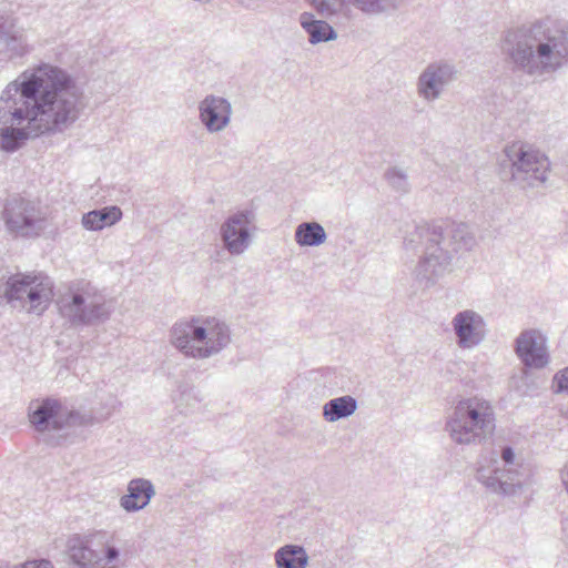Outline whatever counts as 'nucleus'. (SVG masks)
<instances>
[{
	"instance_id": "nucleus-8",
	"label": "nucleus",
	"mask_w": 568,
	"mask_h": 568,
	"mask_svg": "<svg viewBox=\"0 0 568 568\" xmlns=\"http://www.w3.org/2000/svg\"><path fill=\"white\" fill-rule=\"evenodd\" d=\"M501 174L521 189L535 187L547 180L549 160L539 150L516 142L504 150Z\"/></svg>"
},
{
	"instance_id": "nucleus-28",
	"label": "nucleus",
	"mask_w": 568,
	"mask_h": 568,
	"mask_svg": "<svg viewBox=\"0 0 568 568\" xmlns=\"http://www.w3.org/2000/svg\"><path fill=\"white\" fill-rule=\"evenodd\" d=\"M308 559L304 547L286 544V568H306Z\"/></svg>"
},
{
	"instance_id": "nucleus-35",
	"label": "nucleus",
	"mask_w": 568,
	"mask_h": 568,
	"mask_svg": "<svg viewBox=\"0 0 568 568\" xmlns=\"http://www.w3.org/2000/svg\"><path fill=\"white\" fill-rule=\"evenodd\" d=\"M275 561L277 568H284V546L280 547L275 552Z\"/></svg>"
},
{
	"instance_id": "nucleus-12",
	"label": "nucleus",
	"mask_w": 568,
	"mask_h": 568,
	"mask_svg": "<svg viewBox=\"0 0 568 568\" xmlns=\"http://www.w3.org/2000/svg\"><path fill=\"white\" fill-rule=\"evenodd\" d=\"M2 219L10 232L23 237L39 236L44 229L38 206L20 195L7 199Z\"/></svg>"
},
{
	"instance_id": "nucleus-10",
	"label": "nucleus",
	"mask_w": 568,
	"mask_h": 568,
	"mask_svg": "<svg viewBox=\"0 0 568 568\" xmlns=\"http://www.w3.org/2000/svg\"><path fill=\"white\" fill-rule=\"evenodd\" d=\"M526 476L523 463L516 458L510 446L503 447L500 458L491 460L490 466H481L477 470L478 481L503 496L516 495L523 488Z\"/></svg>"
},
{
	"instance_id": "nucleus-1",
	"label": "nucleus",
	"mask_w": 568,
	"mask_h": 568,
	"mask_svg": "<svg viewBox=\"0 0 568 568\" xmlns=\"http://www.w3.org/2000/svg\"><path fill=\"white\" fill-rule=\"evenodd\" d=\"M83 90L64 69L40 64L22 82H10L0 97V138L6 152L27 140L65 131L79 118Z\"/></svg>"
},
{
	"instance_id": "nucleus-23",
	"label": "nucleus",
	"mask_w": 568,
	"mask_h": 568,
	"mask_svg": "<svg viewBox=\"0 0 568 568\" xmlns=\"http://www.w3.org/2000/svg\"><path fill=\"white\" fill-rule=\"evenodd\" d=\"M357 400L351 395H344L326 402L323 406V418L328 423L352 416L357 409Z\"/></svg>"
},
{
	"instance_id": "nucleus-31",
	"label": "nucleus",
	"mask_w": 568,
	"mask_h": 568,
	"mask_svg": "<svg viewBox=\"0 0 568 568\" xmlns=\"http://www.w3.org/2000/svg\"><path fill=\"white\" fill-rule=\"evenodd\" d=\"M555 379L557 383V390L568 393V367L557 374Z\"/></svg>"
},
{
	"instance_id": "nucleus-15",
	"label": "nucleus",
	"mask_w": 568,
	"mask_h": 568,
	"mask_svg": "<svg viewBox=\"0 0 568 568\" xmlns=\"http://www.w3.org/2000/svg\"><path fill=\"white\" fill-rule=\"evenodd\" d=\"M446 224H415L406 230L403 239V247L408 252H416L423 247L424 252L428 247L438 248V245L446 241L448 236V225Z\"/></svg>"
},
{
	"instance_id": "nucleus-22",
	"label": "nucleus",
	"mask_w": 568,
	"mask_h": 568,
	"mask_svg": "<svg viewBox=\"0 0 568 568\" xmlns=\"http://www.w3.org/2000/svg\"><path fill=\"white\" fill-rule=\"evenodd\" d=\"M315 13L323 19L334 20L335 18H343L351 20L353 18V10L349 8L348 0H306Z\"/></svg>"
},
{
	"instance_id": "nucleus-13",
	"label": "nucleus",
	"mask_w": 568,
	"mask_h": 568,
	"mask_svg": "<svg viewBox=\"0 0 568 568\" xmlns=\"http://www.w3.org/2000/svg\"><path fill=\"white\" fill-rule=\"evenodd\" d=\"M253 220V212L247 210L239 211L230 215L221 225V240L224 248L231 255H241L248 248Z\"/></svg>"
},
{
	"instance_id": "nucleus-16",
	"label": "nucleus",
	"mask_w": 568,
	"mask_h": 568,
	"mask_svg": "<svg viewBox=\"0 0 568 568\" xmlns=\"http://www.w3.org/2000/svg\"><path fill=\"white\" fill-rule=\"evenodd\" d=\"M231 114L232 106L225 98L209 94L199 103V119L210 133L224 130L230 124Z\"/></svg>"
},
{
	"instance_id": "nucleus-19",
	"label": "nucleus",
	"mask_w": 568,
	"mask_h": 568,
	"mask_svg": "<svg viewBox=\"0 0 568 568\" xmlns=\"http://www.w3.org/2000/svg\"><path fill=\"white\" fill-rule=\"evenodd\" d=\"M67 551L70 560L79 568H103L102 558L90 547L88 537L71 536L67 542Z\"/></svg>"
},
{
	"instance_id": "nucleus-9",
	"label": "nucleus",
	"mask_w": 568,
	"mask_h": 568,
	"mask_svg": "<svg viewBox=\"0 0 568 568\" xmlns=\"http://www.w3.org/2000/svg\"><path fill=\"white\" fill-rule=\"evenodd\" d=\"M53 296V282L42 273H19L10 276L4 286L0 283V300L29 313L42 314Z\"/></svg>"
},
{
	"instance_id": "nucleus-29",
	"label": "nucleus",
	"mask_w": 568,
	"mask_h": 568,
	"mask_svg": "<svg viewBox=\"0 0 568 568\" xmlns=\"http://www.w3.org/2000/svg\"><path fill=\"white\" fill-rule=\"evenodd\" d=\"M10 57H21L27 52L26 43L20 32L1 42Z\"/></svg>"
},
{
	"instance_id": "nucleus-32",
	"label": "nucleus",
	"mask_w": 568,
	"mask_h": 568,
	"mask_svg": "<svg viewBox=\"0 0 568 568\" xmlns=\"http://www.w3.org/2000/svg\"><path fill=\"white\" fill-rule=\"evenodd\" d=\"M120 556V550L115 546L106 545L104 549V555L102 560H105L106 564H111L115 561Z\"/></svg>"
},
{
	"instance_id": "nucleus-33",
	"label": "nucleus",
	"mask_w": 568,
	"mask_h": 568,
	"mask_svg": "<svg viewBox=\"0 0 568 568\" xmlns=\"http://www.w3.org/2000/svg\"><path fill=\"white\" fill-rule=\"evenodd\" d=\"M21 568H54L48 559L29 560L21 565Z\"/></svg>"
},
{
	"instance_id": "nucleus-18",
	"label": "nucleus",
	"mask_w": 568,
	"mask_h": 568,
	"mask_svg": "<svg viewBox=\"0 0 568 568\" xmlns=\"http://www.w3.org/2000/svg\"><path fill=\"white\" fill-rule=\"evenodd\" d=\"M154 495V486L149 479L134 478L129 481L128 493L120 498V505L128 513H135L145 508Z\"/></svg>"
},
{
	"instance_id": "nucleus-24",
	"label": "nucleus",
	"mask_w": 568,
	"mask_h": 568,
	"mask_svg": "<svg viewBox=\"0 0 568 568\" xmlns=\"http://www.w3.org/2000/svg\"><path fill=\"white\" fill-rule=\"evenodd\" d=\"M326 239V232L318 222H302L295 230V241L302 247L320 246Z\"/></svg>"
},
{
	"instance_id": "nucleus-30",
	"label": "nucleus",
	"mask_w": 568,
	"mask_h": 568,
	"mask_svg": "<svg viewBox=\"0 0 568 568\" xmlns=\"http://www.w3.org/2000/svg\"><path fill=\"white\" fill-rule=\"evenodd\" d=\"M19 31L16 29L14 23L10 19H0V42L7 40Z\"/></svg>"
},
{
	"instance_id": "nucleus-20",
	"label": "nucleus",
	"mask_w": 568,
	"mask_h": 568,
	"mask_svg": "<svg viewBox=\"0 0 568 568\" xmlns=\"http://www.w3.org/2000/svg\"><path fill=\"white\" fill-rule=\"evenodd\" d=\"M328 21L323 18H316L312 12L300 14V24L306 32L308 42L313 45L337 39V31Z\"/></svg>"
},
{
	"instance_id": "nucleus-21",
	"label": "nucleus",
	"mask_w": 568,
	"mask_h": 568,
	"mask_svg": "<svg viewBox=\"0 0 568 568\" xmlns=\"http://www.w3.org/2000/svg\"><path fill=\"white\" fill-rule=\"evenodd\" d=\"M121 217L122 211L119 206H104L83 214L82 225L89 231H101L106 226L114 225Z\"/></svg>"
},
{
	"instance_id": "nucleus-4",
	"label": "nucleus",
	"mask_w": 568,
	"mask_h": 568,
	"mask_svg": "<svg viewBox=\"0 0 568 568\" xmlns=\"http://www.w3.org/2000/svg\"><path fill=\"white\" fill-rule=\"evenodd\" d=\"M171 344L184 356L204 359L219 354L231 342L230 327L211 316H192L170 329Z\"/></svg>"
},
{
	"instance_id": "nucleus-14",
	"label": "nucleus",
	"mask_w": 568,
	"mask_h": 568,
	"mask_svg": "<svg viewBox=\"0 0 568 568\" xmlns=\"http://www.w3.org/2000/svg\"><path fill=\"white\" fill-rule=\"evenodd\" d=\"M452 327L456 336V344L462 349H473L479 346L487 337V323L474 310L457 312L452 318Z\"/></svg>"
},
{
	"instance_id": "nucleus-25",
	"label": "nucleus",
	"mask_w": 568,
	"mask_h": 568,
	"mask_svg": "<svg viewBox=\"0 0 568 568\" xmlns=\"http://www.w3.org/2000/svg\"><path fill=\"white\" fill-rule=\"evenodd\" d=\"M349 8L354 7L363 14L379 16L397 10L407 0H348Z\"/></svg>"
},
{
	"instance_id": "nucleus-3",
	"label": "nucleus",
	"mask_w": 568,
	"mask_h": 568,
	"mask_svg": "<svg viewBox=\"0 0 568 568\" xmlns=\"http://www.w3.org/2000/svg\"><path fill=\"white\" fill-rule=\"evenodd\" d=\"M30 404L28 418L34 432L42 435L40 442L49 447H61L71 444L72 427L92 426L106 420L120 406L115 397H110L103 406L104 412L81 413L68 409L60 399L45 397L37 400L36 407Z\"/></svg>"
},
{
	"instance_id": "nucleus-2",
	"label": "nucleus",
	"mask_w": 568,
	"mask_h": 568,
	"mask_svg": "<svg viewBox=\"0 0 568 568\" xmlns=\"http://www.w3.org/2000/svg\"><path fill=\"white\" fill-rule=\"evenodd\" d=\"M501 53L515 73L542 78L568 64V21L546 17L505 32Z\"/></svg>"
},
{
	"instance_id": "nucleus-5",
	"label": "nucleus",
	"mask_w": 568,
	"mask_h": 568,
	"mask_svg": "<svg viewBox=\"0 0 568 568\" xmlns=\"http://www.w3.org/2000/svg\"><path fill=\"white\" fill-rule=\"evenodd\" d=\"M55 303L60 315L73 327L104 323L112 313L102 292L87 280L63 283Z\"/></svg>"
},
{
	"instance_id": "nucleus-6",
	"label": "nucleus",
	"mask_w": 568,
	"mask_h": 568,
	"mask_svg": "<svg viewBox=\"0 0 568 568\" xmlns=\"http://www.w3.org/2000/svg\"><path fill=\"white\" fill-rule=\"evenodd\" d=\"M476 244L475 234L467 224L452 223L446 241L438 248L428 247L419 258L412 273L414 281L422 287L434 286L452 272L453 260L473 251Z\"/></svg>"
},
{
	"instance_id": "nucleus-7",
	"label": "nucleus",
	"mask_w": 568,
	"mask_h": 568,
	"mask_svg": "<svg viewBox=\"0 0 568 568\" xmlns=\"http://www.w3.org/2000/svg\"><path fill=\"white\" fill-rule=\"evenodd\" d=\"M495 427V409L488 399L480 396L457 400L445 423V429L456 445L481 444Z\"/></svg>"
},
{
	"instance_id": "nucleus-34",
	"label": "nucleus",
	"mask_w": 568,
	"mask_h": 568,
	"mask_svg": "<svg viewBox=\"0 0 568 568\" xmlns=\"http://www.w3.org/2000/svg\"><path fill=\"white\" fill-rule=\"evenodd\" d=\"M237 3L251 10H255L260 7L258 0H237Z\"/></svg>"
},
{
	"instance_id": "nucleus-11",
	"label": "nucleus",
	"mask_w": 568,
	"mask_h": 568,
	"mask_svg": "<svg viewBox=\"0 0 568 568\" xmlns=\"http://www.w3.org/2000/svg\"><path fill=\"white\" fill-rule=\"evenodd\" d=\"M457 64L448 59H438L427 63L416 79V93L426 103L443 98L459 78Z\"/></svg>"
},
{
	"instance_id": "nucleus-27",
	"label": "nucleus",
	"mask_w": 568,
	"mask_h": 568,
	"mask_svg": "<svg viewBox=\"0 0 568 568\" xmlns=\"http://www.w3.org/2000/svg\"><path fill=\"white\" fill-rule=\"evenodd\" d=\"M178 392L179 397L175 399L176 407L183 414H189L201 403V398L193 386L180 384L178 386Z\"/></svg>"
},
{
	"instance_id": "nucleus-36",
	"label": "nucleus",
	"mask_w": 568,
	"mask_h": 568,
	"mask_svg": "<svg viewBox=\"0 0 568 568\" xmlns=\"http://www.w3.org/2000/svg\"><path fill=\"white\" fill-rule=\"evenodd\" d=\"M562 483L566 487V490L568 493V466L566 467L565 473L562 474Z\"/></svg>"
},
{
	"instance_id": "nucleus-26",
	"label": "nucleus",
	"mask_w": 568,
	"mask_h": 568,
	"mask_svg": "<svg viewBox=\"0 0 568 568\" xmlns=\"http://www.w3.org/2000/svg\"><path fill=\"white\" fill-rule=\"evenodd\" d=\"M384 180L396 193L405 194L410 190L407 171L402 168H388L384 173Z\"/></svg>"
},
{
	"instance_id": "nucleus-17",
	"label": "nucleus",
	"mask_w": 568,
	"mask_h": 568,
	"mask_svg": "<svg viewBox=\"0 0 568 568\" xmlns=\"http://www.w3.org/2000/svg\"><path fill=\"white\" fill-rule=\"evenodd\" d=\"M516 353L526 366L542 368L548 364L546 339L537 331H525L516 338Z\"/></svg>"
}]
</instances>
